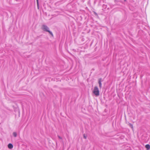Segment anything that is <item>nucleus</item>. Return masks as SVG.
<instances>
[{
    "mask_svg": "<svg viewBox=\"0 0 150 150\" xmlns=\"http://www.w3.org/2000/svg\"><path fill=\"white\" fill-rule=\"evenodd\" d=\"M37 0V4L38 6V0Z\"/></svg>",
    "mask_w": 150,
    "mask_h": 150,
    "instance_id": "10",
    "label": "nucleus"
},
{
    "mask_svg": "<svg viewBox=\"0 0 150 150\" xmlns=\"http://www.w3.org/2000/svg\"><path fill=\"white\" fill-rule=\"evenodd\" d=\"M145 147L148 149H150V145L148 144H146L145 146Z\"/></svg>",
    "mask_w": 150,
    "mask_h": 150,
    "instance_id": "5",
    "label": "nucleus"
},
{
    "mask_svg": "<svg viewBox=\"0 0 150 150\" xmlns=\"http://www.w3.org/2000/svg\"><path fill=\"white\" fill-rule=\"evenodd\" d=\"M58 138H59V139H62V137H60V136H58Z\"/></svg>",
    "mask_w": 150,
    "mask_h": 150,
    "instance_id": "9",
    "label": "nucleus"
},
{
    "mask_svg": "<svg viewBox=\"0 0 150 150\" xmlns=\"http://www.w3.org/2000/svg\"><path fill=\"white\" fill-rule=\"evenodd\" d=\"M129 126L130 127L132 128H133V125L132 124H131V123H129Z\"/></svg>",
    "mask_w": 150,
    "mask_h": 150,
    "instance_id": "7",
    "label": "nucleus"
},
{
    "mask_svg": "<svg viewBox=\"0 0 150 150\" xmlns=\"http://www.w3.org/2000/svg\"><path fill=\"white\" fill-rule=\"evenodd\" d=\"M101 81H102V79L99 78L98 79V83L99 84V87L100 88L102 87V83H101Z\"/></svg>",
    "mask_w": 150,
    "mask_h": 150,
    "instance_id": "3",
    "label": "nucleus"
},
{
    "mask_svg": "<svg viewBox=\"0 0 150 150\" xmlns=\"http://www.w3.org/2000/svg\"><path fill=\"white\" fill-rule=\"evenodd\" d=\"M93 93L96 96L99 95V91L98 88L97 86L94 87Z\"/></svg>",
    "mask_w": 150,
    "mask_h": 150,
    "instance_id": "2",
    "label": "nucleus"
},
{
    "mask_svg": "<svg viewBox=\"0 0 150 150\" xmlns=\"http://www.w3.org/2000/svg\"><path fill=\"white\" fill-rule=\"evenodd\" d=\"M13 136L15 137H16L17 136V133L15 132H13Z\"/></svg>",
    "mask_w": 150,
    "mask_h": 150,
    "instance_id": "6",
    "label": "nucleus"
},
{
    "mask_svg": "<svg viewBox=\"0 0 150 150\" xmlns=\"http://www.w3.org/2000/svg\"><path fill=\"white\" fill-rule=\"evenodd\" d=\"M83 138L85 139H86V138H87V136H86L85 134H84L83 135Z\"/></svg>",
    "mask_w": 150,
    "mask_h": 150,
    "instance_id": "8",
    "label": "nucleus"
},
{
    "mask_svg": "<svg viewBox=\"0 0 150 150\" xmlns=\"http://www.w3.org/2000/svg\"><path fill=\"white\" fill-rule=\"evenodd\" d=\"M13 145L11 143L9 144L8 145V147L9 149H12L13 148Z\"/></svg>",
    "mask_w": 150,
    "mask_h": 150,
    "instance_id": "4",
    "label": "nucleus"
},
{
    "mask_svg": "<svg viewBox=\"0 0 150 150\" xmlns=\"http://www.w3.org/2000/svg\"><path fill=\"white\" fill-rule=\"evenodd\" d=\"M125 1H126V0H124Z\"/></svg>",
    "mask_w": 150,
    "mask_h": 150,
    "instance_id": "11",
    "label": "nucleus"
},
{
    "mask_svg": "<svg viewBox=\"0 0 150 150\" xmlns=\"http://www.w3.org/2000/svg\"><path fill=\"white\" fill-rule=\"evenodd\" d=\"M42 28L43 31L48 32L52 36H53L52 33L50 31L49 28L47 25H42Z\"/></svg>",
    "mask_w": 150,
    "mask_h": 150,
    "instance_id": "1",
    "label": "nucleus"
}]
</instances>
